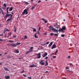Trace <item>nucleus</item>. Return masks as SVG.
Segmentation results:
<instances>
[{"label": "nucleus", "mask_w": 79, "mask_h": 79, "mask_svg": "<svg viewBox=\"0 0 79 79\" xmlns=\"http://www.w3.org/2000/svg\"><path fill=\"white\" fill-rule=\"evenodd\" d=\"M49 28L51 31H53L54 32H58L57 30L55 28H53V27H52V26H50L49 27Z\"/></svg>", "instance_id": "nucleus-1"}, {"label": "nucleus", "mask_w": 79, "mask_h": 79, "mask_svg": "<svg viewBox=\"0 0 79 79\" xmlns=\"http://www.w3.org/2000/svg\"><path fill=\"white\" fill-rule=\"evenodd\" d=\"M66 30V27H63L61 29H60L59 30V32H63L64 33V30Z\"/></svg>", "instance_id": "nucleus-2"}, {"label": "nucleus", "mask_w": 79, "mask_h": 79, "mask_svg": "<svg viewBox=\"0 0 79 79\" xmlns=\"http://www.w3.org/2000/svg\"><path fill=\"white\" fill-rule=\"evenodd\" d=\"M54 27H55L56 29H58L60 27V26L59 25H58V23H56V24H54Z\"/></svg>", "instance_id": "nucleus-3"}, {"label": "nucleus", "mask_w": 79, "mask_h": 79, "mask_svg": "<svg viewBox=\"0 0 79 79\" xmlns=\"http://www.w3.org/2000/svg\"><path fill=\"white\" fill-rule=\"evenodd\" d=\"M25 13L26 14V15H27V13H28V12L27 11L26 9H25L24 10L22 15H25Z\"/></svg>", "instance_id": "nucleus-4"}, {"label": "nucleus", "mask_w": 79, "mask_h": 79, "mask_svg": "<svg viewBox=\"0 0 79 79\" xmlns=\"http://www.w3.org/2000/svg\"><path fill=\"white\" fill-rule=\"evenodd\" d=\"M43 61H44V60H41L40 62V64L42 65L43 66H44L45 65V63Z\"/></svg>", "instance_id": "nucleus-5"}, {"label": "nucleus", "mask_w": 79, "mask_h": 79, "mask_svg": "<svg viewBox=\"0 0 79 79\" xmlns=\"http://www.w3.org/2000/svg\"><path fill=\"white\" fill-rule=\"evenodd\" d=\"M6 15L4 16V18H7L8 17H10V16L11 14H6Z\"/></svg>", "instance_id": "nucleus-6"}, {"label": "nucleus", "mask_w": 79, "mask_h": 79, "mask_svg": "<svg viewBox=\"0 0 79 79\" xmlns=\"http://www.w3.org/2000/svg\"><path fill=\"white\" fill-rule=\"evenodd\" d=\"M10 45H11V47H17V45L16 44H10Z\"/></svg>", "instance_id": "nucleus-7"}, {"label": "nucleus", "mask_w": 79, "mask_h": 79, "mask_svg": "<svg viewBox=\"0 0 79 79\" xmlns=\"http://www.w3.org/2000/svg\"><path fill=\"white\" fill-rule=\"evenodd\" d=\"M56 44H54L51 48V49H53V48H56Z\"/></svg>", "instance_id": "nucleus-8"}, {"label": "nucleus", "mask_w": 79, "mask_h": 79, "mask_svg": "<svg viewBox=\"0 0 79 79\" xmlns=\"http://www.w3.org/2000/svg\"><path fill=\"white\" fill-rule=\"evenodd\" d=\"M30 68H33V67H37V65H35V64H33L29 66Z\"/></svg>", "instance_id": "nucleus-9"}, {"label": "nucleus", "mask_w": 79, "mask_h": 79, "mask_svg": "<svg viewBox=\"0 0 79 79\" xmlns=\"http://www.w3.org/2000/svg\"><path fill=\"white\" fill-rule=\"evenodd\" d=\"M37 56H38V58H41V54L40 53H38V55H37Z\"/></svg>", "instance_id": "nucleus-10"}, {"label": "nucleus", "mask_w": 79, "mask_h": 79, "mask_svg": "<svg viewBox=\"0 0 79 79\" xmlns=\"http://www.w3.org/2000/svg\"><path fill=\"white\" fill-rule=\"evenodd\" d=\"M33 49V47H31L30 48V50H29V52H32Z\"/></svg>", "instance_id": "nucleus-11"}, {"label": "nucleus", "mask_w": 79, "mask_h": 79, "mask_svg": "<svg viewBox=\"0 0 79 79\" xmlns=\"http://www.w3.org/2000/svg\"><path fill=\"white\" fill-rule=\"evenodd\" d=\"M48 55V53L47 52H45V54L43 56V58H44L46 56H47V55Z\"/></svg>", "instance_id": "nucleus-12"}, {"label": "nucleus", "mask_w": 79, "mask_h": 79, "mask_svg": "<svg viewBox=\"0 0 79 79\" xmlns=\"http://www.w3.org/2000/svg\"><path fill=\"white\" fill-rule=\"evenodd\" d=\"M14 52H15V53H19V50H15L14 51Z\"/></svg>", "instance_id": "nucleus-13"}, {"label": "nucleus", "mask_w": 79, "mask_h": 79, "mask_svg": "<svg viewBox=\"0 0 79 79\" xmlns=\"http://www.w3.org/2000/svg\"><path fill=\"white\" fill-rule=\"evenodd\" d=\"M10 77L9 76H5V78L6 79H10Z\"/></svg>", "instance_id": "nucleus-14"}, {"label": "nucleus", "mask_w": 79, "mask_h": 79, "mask_svg": "<svg viewBox=\"0 0 79 79\" xmlns=\"http://www.w3.org/2000/svg\"><path fill=\"white\" fill-rule=\"evenodd\" d=\"M53 44V42H51L50 44L48 45V47H51L52 46V45Z\"/></svg>", "instance_id": "nucleus-15"}, {"label": "nucleus", "mask_w": 79, "mask_h": 79, "mask_svg": "<svg viewBox=\"0 0 79 79\" xmlns=\"http://www.w3.org/2000/svg\"><path fill=\"white\" fill-rule=\"evenodd\" d=\"M9 19H11V20H12L13 19V15H10V17H9Z\"/></svg>", "instance_id": "nucleus-16"}, {"label": "nucleus", "mask_w": 79, "mask_h": 79, "mask_svg": "<svg viewBox=\"0 0 79 79\" xmlns=\"http://www.w3.org/2000/svg\"><path fill=\"white\" fill-rule=\"evenodd\" d=\"M31 28L32 29H33V32H37V30H36V29H35V28H34L33 27H32Z\"/></svg>", "instance_id": "nucleus-17"}, {"label": "nucleus", "mask_w": 79, "mask_h": 79, "mask_svg": "<svg viewBox=\"0 0 79 79\" xmlns=\"http://www.w3.org/2000/svg\"><path fill=\"white\" fill-rule=\"evenodd\" d=\"M13 10V7H11L10 8L9 10V11H11Z\"/></svg>", "instance_id": "nucleus-18"}, {"label": "nucleus", "mask_w": 79, "mask_h": 79, "mask_svg": "<svg viewBox=\"0 0 79 79\" xmlns=\"http://www.w3.org/2000/svg\"><path fill=\"white\" fill-rule=\"evenodd\" d=\"M37 33H36L34 35V37H35V38H38V37H37Z\"/></svg>", "instance_id": "nucleus-19"}, {"label": "nucleus", "mask_w": 79, "mask_h": 79, "mask_svg": "<svg viewBox=\"0 0 79 79\" xmlns=\"http://www.w3.org/2000/svg\"><path fill=\"white\" fill-rule=\"evenodd\" d=\"M42 19L43 20V21H44L45 23H47V21L45 20V19Z\"/></svg>", "instance_id": "nucleus-20"}, {"label": "nucleus", "mask_w": 79, "mask_h": 79, "mask_svg": "<svg viewBox=\"0 0 79 79\" xmlns=\"http://www.w3.org/2000/svg\"><path fill=\"white\" fill-rule=\"evenodd\" d=\"M30 53V52L28 51H27V52L25 54V55H27L28 54H29V53Z\"/></svg>", "instance_id": "nucleus-21"}, {"label": "nucleus", "mask_w": 79, "mask_h": 79, "mask_svg": "<svg viewBox=\"0 0 79 79\" xmlns=\"http://www.w3.org/2000/svg\"><path fill=\"white\" fill-rule=\"evenodd\" d=\"M48 62H47V61H46V64H45V66H48Z\"/></svg>", "instance_id": "nucleus-22"}, {"label": "nucleus", "mask_w": 79, "mask_h": 79, "mask_svg": "<svg viewBox=\"0 0 79 79\" xmlns=\"http://www.w3.org/2000/svg\"><path fill=\"white\" fill-rule=\"evenodd\" d=\"M4 69L5 71H9V69H8L6 68H5Z\"/></svg>", "instance_id": "nucleus-23"}, {"label": "nucleus", "mask_w": 79, "mask_h": 79, "mask_svg": "<svg viewBox=\"0 0 79 79\" xmlns=\"http://www.w3.org/2000/svg\"><path fill=\"white\" fill-rule=\"evenodd\" d=\"M29 7H27L25 10H26L27 11H29Z\"/></svg>", "instance_id": "nucleus-24"}, {"label": "nucleus", "mask_w": 79, "mask_h": 79, "mask_svg": "<svg viewBox=\"0 0 79 79\" xmlns=\"http://www.w3.org/2000/svg\"><path fill=\"white\" fill-rule=\"evenodd\" d=\"M9 42L10 43L14 42V41H13L11 40H9Z\"/></svg>", "instance_id": "nucleus-25"}, {"label": "nucleus", "mask_w": 79, "mask_h": 79, "mask_svg": "<svg viewBox=\"0 0 79 79\" xmlns=\"http://www.w3.org/2000/svg\"><path fill=\"white\" fill-rule=\"evenodd\" d=\"M54 34L55 36H57V37L58 36V34Z\"/></svg>", "instance_id": "nucleus-26"}, {"label": "nucleus", "mask_w": 79, "mask_h": 79, "mask_svg": "<svg viewBox=\"0 0 79 79\" xmlns=\"http://www.w3.org/2000/svg\"><path fill=\"white\" fill-rule=\"evenodd\" d=\"M58 50H57L55 52V55H56V54L57 53V52H58Z\"/></svg>", "instance_id": "nucleus-27"}, {"label": "nucleus", "mask_w": 79, "mask_h": 79, "mask_svg": "<svg viewBox=\"0 0 79 79\" xmlns=\"http://www.w3.org/2000/svg\"><path fill=\"white\" fill-rule=\"evenodd\" d=\"M61 36L62 37H63L65 36V35L64 34H62L61 35Z\"/></svg>", "instance_id": "nucleus-28"}, {"label": "nucleus", "mask_w": 79, "mask_h": 79, "mask_svg": "<svg viewBox=\"0 0 79 79\" xmlns=\"http://www.w3.org/2000/svg\"><path fill=\"white\" fill-rule=\"evenodd\" d=\"M12 34V33L11 32H10L9 33V36H10V35H11V34Z\"/></svg>", "instance_id": "nucleus-29"}, {"label": "nucleus", "mask_w": 79, "mask_h": 79, "mask_svg": "<svg viewBox=\"0 0 79 79\" xmlns=\"http://www.w3.org/2000/svg\"><path fill=\"white\" fill-rule=\"evenodd\" d=\"M4 6L5 7V8L6 7V4L4 3Z\"/></svg>", "instance_id": "nucleus-30"}, {"label": "nucleus", "mask_w": 79, "mask_h": 79, "mask_svg": "<svg viewBox=\"0 0 79 79\" xmlns=\"http://www.w3.org/2000/svg\"><path fill=\"white\" fill-rule=\"evenodd\" d=\"M25 2V3H26L27 5H29V3L27 2Z\"/></svg>", "instance_id": "nucleus-31"}, {"label": "nucleus", "mask_w": 79, "mask_h": 79, "mask_svg": "<svg viewBox=\"0 0 79 79\" xmlns=\"http://www.w3.org/2000/svg\"><path fill=\"white\" fill-rule=\"evenodd\" d=\"M66 69H69V67L68 66H67V67L66 68Z\"/></svg>", "instance_id": "nucleus-32"}, {"label": "nucleus", "mask_w": 79, "mask_h": 79, "mask_svg": "<svg viewBox=\"0 0 79 79\" xmlns=\"http://www.w3.org/2000/svg\"><path fill=\"white\" fill-rule=\"evenodd\" d=\"M11 19H7V22H8V21H11Z\"/></svg>", "instance_id": "nucleus-33"}, {"label": "nucleus", "mask_w": 79, "mask_h": 79, "mask_svg": "<svg viewBox=\"0 0 79 79\" xmlns=\"http://www.w3.org/2000/svg\"><path fill=\"white\" fill-rule=\"evenodd\" d=\"M20 44H21V43H17V44H16V45H20Z\"/></svg>", "instance_id": "nucleus-34"}, {"label": "nucleus", "mask_w": 79, "mask_h": 79, "mask_svg": "<svg viewBox=\"0 0 79 79\" xmlns=\"http://www.w3.org/2000/svg\"><path fill=\"white\" fill-rule=\"evenodd\" d=\"M24 72V70H23L22 71L20 72V73H23Z\"/></svg>", "instance_id": "nucleus-35"}, {"label": "nucleus", "mask_w": 79, "mask_h": 79, "mask_svg": "<svg viewBox=\"0 0 79 79\" xmlns=\"http://www.w3.org/2000/svg\"><path fill=\"white\" fill-rule=\"evenodd\" d=\"M35 8V7H34V6H32V8H31V10H33V9H34Z\"/></svg>", "instance_id": "nucleus-36"}, {"label": "nucleus", "mask_w": 79, "mask_h": 79, "mask_svg": "<svg viewBox=\"0 0 79 79\" xmlns=\"http://www.w3.org/2000/svg\"><path fill=\"white\" fill-rule=\"evenodd\" d=\"M10 31V30H8V29H7L5 30V31Z\"/></svg>", "instance_id": "nucleus-37"}, {"label": "nucleus", "mask_w": 79, "mask_h": 79, "mask_svg": "<svg viewBox=\"0 0 79 79\" xmlns=\"http://www.w3.org/2000/svg\"><path fill=\"white\" fill-rule=\"evenodd\" d=\"M24 39H27V36L25 35L24 36Z\"/></svg>", "instance_id": "nucleus-38"}, {"label": "nucleus", "mask_w": 79, "mask_h": 79, "mask_svg": "<svg viewBox=\"0 0 79 79\" xmlns=\"http://www.w3.org/2000/svg\"><path fill=\"white\" fill-rule=\"evenodd\" d=\"M70 57H71V56H68L67 58H68V59H69Z\"/></svg>", "instance_id": "nucleus-39"}, {"label": "nucleus", "mask_w": 79, "mask_h": 79, "mask_svg": "<svg viewBox=\"0 0 79 79\" xmlns=\"http://www.w3.org/2000/svg\"><path fill=\"white\" fill-rule=\"evenodd\" d=\"M37 34H38V35H39L40 34V32H39V31H37Z\"/></svg>", "instance_id": "nucleus-40"}, {"label": "nucleus", "mask_w": 79, "mask_h": 79, "mask_svg": "<svg viewBox=\"0 0 79 79\" xmlns=\"http://www.w3.org/2000/svg\"><path fill=\"white\" fill-rule=\"evenodd\" d=\"M14 32H16V28H15Z\"/></svg>", "instance_id": "nucleus-41"}, {"label": "nucleus", "mask_w": 79, "mask_h": 79, "mask_svg": "<svg viewBox=\"0 0 79 79\" xmlns=\"http://www.w3.org/2000/svg\"><path fill=\"white\" fill-rule=\"evenodd\" d=\"M1 11L3 15V10H2V9H1Z\"/></svg>", "instance_id": "nucleus-42"}, {"label": "nucleus", "mask_w": 79, "mask_h": 79, "mask_svg": "<svg viewBox=\"0 0 79 79\" xmlns=\"http://www.w3.org/2000/svg\"><path fill=\"white\" fill-rule=\"evenodd\" d=\"M9 8H10V7H7L6 9V11H8V9H9Z\"/></svg>", "instance_id": "nucleus-43"}, {"label": "nucleus", "mask_w": 79, "mask_h": 79, "mask_svg": "<svg viewBox=\"0 0 79 79\" xmlns=\"http://www.w3.org/2000/svg\"><path fill=\"white\" fill-rule=\"evenodd\" d=\"M28 79H32V77H27Z\"/></svg>", "instance_id": "nucleus-44"}, {"label": "nucleus", "mask_w": 79, "mask_h": 79, "mask_svg": "<svg viewBox=\"0 0 79 79\" xmlns=\"http://www.w3.org/2000/svg\"><path fill=\"white\" fill-rule=\"evenodd\" d=\"M3 40L2 39H0V41H1V42H2V41H3Z\"/></svg>", "instance_id": "nucleus-45"}, {"label": "nucleus", "mask_w": 79, "mask_h": 79, "mask_svg": "<svg viewBox=\"0 0 79 79\" xmlns=\"http://www.w3.org/2000/svg\"><path fill=\"white\" fill-rule=\"evenodd\" d=\"M53 33H51L50 34V35H51V36H52L53 35Z\"/></svg>", "instance_id": "nucleus-46"}, {"label": "nucleus", "mask_w": 79, "mask_h": 79, "mask_svg": "<svg viewBox=\"0 0 79 79\" xmlns=\"http://www.w3.org/2000/svg\"><path fill=\"white\" fill-rule=\"evenodd\" d=\"M6 14H8L9 13V12H8V10H6Z\"/></svg>", "instance_id": "nucleus-47"}, {"label": "nucleus", "mask_w": 79, "mask_h": 79, "mask_svg": "<svg viewBox=\"0 0 79 79\" xmlns=\"http://www.w3.org/2000/svg\"><path fill=\"white\" fill-rule=\"evenodd\" d=\"M17 37V36L16 35H14L13 36V37Z\"/></svg>", "instance_id": "nucleus-48"}, {"label": "nucleus", "mask_w": 79, "mask_h": 79, "mask_svg": "<svg viewBox=\"0 0 79 79\" xmlns=\"http://www.w3.org/2000/svg\"><path fill=\"white\" fill-rule=\"evenodd\" d=\"M7 58H9V59H10L11 58V57L9 56L7 57Z\"/></svg>", "instance_id": "nucleus-49"}, {"label": "nucleus", "mask_w": 79, "mask_h": 79, "mask_svg": "<svg viewBox=\"0 0 79 79\" xmlns=\"http://www.w3.org/2000/svg\"><path fill=\"white\" fill-rule=\"evenodd\" d=\"M48 58V56L46 57L45 58V59L46 60H47V59Z\"/></svg>", "instance_id": "nucleus-50"}, {"label": "nucleus", "mask_w": 79, "mask_h": 79, "mask_svg": "<svg viewBox=\"0 0 79 79\" xmlns=\"http://www.w3.org/2000/svg\"><path fill=\"white\" fill-rule=\"evenodd\" d=\"M53 58H54V59L56 58V56H53Z\"/></svg>", "instance_id": "nucleus-51"}, {"label": "nucleus", "mask_w": 79, "mask_h": 79, "mask_svg": "<svg viewBox=\"0 0 79 79\" xmlns=\"http://www.w3.org/2000/svg\"><path fill=\"white\" fill-rule=\"evenodd\" d=\"M23 76H24V77H27V75H26L24 74H23Z\"/></svg>", "instance_id": "nucleus-52"}, {"label": "nucleus", "mask_w": 79, "mask_h": 79, "mask_svg": "<svg viewBox=\"0 0 79 79\" xmlns=\"http://www.w3.org/2000/svg\"><path fill=\"white\" fill-rule=\"evenodd\" d=\"M37 5V4H35L34 5V6L35 7V6H36Z\"/></svg>", "instance_id": "nucleus-53"}, {"label": "nucleus", "mask_w": 79, "mask_h": 79, "mask_svg": "<svg viewBox=\"0 0 79 79\" xmlns=\"http://www.w3.org/2000/svg\"><path fill=\"white\" fill-rule=\"evenodd\" d=\"M49 44V41L46 43V44Z\"/></svg>", "instance_id": "nucleus-54"}, {"label": "nucleus", "mask_w": 79, "mask_h": 79, "mask_svg": "<svg viewBox=\"0 0 79 79\" xmlns=\"http://www.w3.org/2000/svg\"><path fill=\"white\" fill-rule=\"evenodd\" d=\"M40 2H41V1L39 0L38 1V3H40Z\"/></svg>", "instance_id": "nucleus-55"}, {"label": "nucleus", "mask_w": 79, "mask_h": 79, "mask_svg": "<svg viewBox=\"0 0 79 79\" xmlns=\"http://www.w3.org/2000/svg\"><path fill=\"white\" fill-rule=\"evenodd\" d=\"M46 45V44L44 43V44H43V45L44 46Z\"/></svg>", "instance_id": "nucleus-56"}, {"label": "nucleus", "mask_w": 79, "mask_h": 79, "mask_svg": "<svg viewBox=\"0 0 79 79\" xmlns=\"http://www.w3.org/2000/svg\"><path fill=\"white\" fill-rule=\"evenodd\" d=\"M3 35V34H0V36H1V35Z\"/></svg>", "instance_id": "nucleus-57"}, {"label": "nucleus", "mask_w": 79, "mask_h": 79, "mask_svg": "<svg viewBox=\"0 0 79 79\" xmlns=\"http://www.w3.org/2000/svg\"><path fill=\"white\" fill-rule=\"evenodd\" d=\"M7 52H6V53H4V54H5V55H6V54H7Z\"/></svg>", "instance_id": "nucleus-58"}, {"label": "nucleus", "mask_w": 79, "mask_h": 79, "mask_svg": "<svg viewBox=\"0 0 79 79\" xmlns=\"http://www.w3.org/2000/svg\"><path fill=\"white\" fill-rule=\"evenodd\" d=\"M41 79H43V77H41Z\"/></svg>", "instance_id": "nucleus-59"}, {"label": "nucleus", "mask_w": 79, "mask_h": 79, "mask_svg": "<svg viewBox=\"0 0 79 79\" xmlns=\"http://www.w3.org/2000/svg\"><path fill=\"white\" fill-rule=\"evenodd\" d=\"M0 27H2V25L1 24H0Z\"/></svg>", "instance_id": "nucleus-60"}, {"label": "nucleus", "mask_w": 79, "mask_h": 79, "mask_svg": "<svg viewBox=\"0 0 79 79\" xmlns=\"http://www.w3.org/2000/svg\"><path fill=\"white\" fill-rule=\"evenodd\" d=\"M2 64H3L1 63H0V65H2Z\"/></svg>", "instance_id": "nucleus-61"}, {"label": "nucleus", "mask_w": 79, "mask_h": 79, "mask_svg": "<svg viewBox=\"0 0 79 79\" xmlns=\"http://www.w3.org/2000/svg\"><path fill=\"white\" fill-rule=\"evenodd\" d=\"M70 66H72V64H70Z\"/></svg>", "instance_id": "nucleus-62"}, {"label": "nucleus", "mask_w": 79, "mask_h": 79, "mask_svg": "<svg viewBox=\"0 0 79 79\" xmlns=\"http://www.w3.org/2000/svg\"><path fill=\"white\" fill-rule=\"evenodd\" d=\"M2 55L1 54H0V56H2Z\"/></svg>", "instance_id": "nucleus-63"}, {"label": "nucleus", "mask_w": 79, "mask_h": 79, "mask_svg": "<svg viewBox=\"0 0 79 79\" xmlns=\"http://www.w3.org/2000/svg\"><path fill=\"white\" fill-rule=\"evenodd\" d=\"M31 2H33V1H34V0H31Z\"/></svg>", "instance_id": "nucleus-64"}]
</instances>
